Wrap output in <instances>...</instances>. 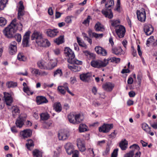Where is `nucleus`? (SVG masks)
Wrapping results in <instances>:
<instances>
[{
  "label": "nucleus",
  "instance_id": "f257e3e1",
  "mask_svg": "<svg viewBox=\"0 0 157 157\" xmlns=\"http://www.w3.org/2000/svg\"><path fill=\"white\" fill-rule=\"evenodd\" d=\"M64 54L66 57H67V61L71 64H76L78 65L82 64V62L75 58L74 52L68 47H66L64 49Z\"/></svg>",
  "mask_w": 157,
  "mask_h": 157
},
{
  "label": "nucleus",
  "instance_id": "f03ea898",
  "mask_svg": "<svg viewBox=\"0 0 157 157\" xmlns=\"http://www.w3.org/2000/svg\"><path fill=\"white\" fill-rule=\"evenodd\" d=\"M69 122L74 124H78L83 120V117L80 114L70 113L68 116Z\"/></svg>",
  "mask_w": 157,
  "mask_h": 157
},
{
  "label": "nucleus",
  "instance_id": "7ed1b4c3",
  "mask_svg": "<svg viewBox=\"0 0 157 157\" xmlns=\"http://www.w3.org/2000/svg\"><path fill=\"white\" fill-rule=\"evenodd\" d=\"M108 60L104 59L103 61L100 60H93L90 62L91 65L93 67L99 68L105 67L108 64Z\"/></svg>",
  "mask_w": 157,
  "mask_h": 157
},
{
  "label": "nucleus",
  "instance_id": "20e7f679",
  "mask_svg": "<svg viewBox=\"0 0 157 157\" xmlns=\"http://www.w3.org/2000/svg\"><path fill=\"white\" fill-rule=\"evenodd\" d=\"M17 29L8 25L3 31V33L5 36L8 38L13 37L16 32Z\"/></svg>",
  "mask_w": 157,
  "mask_h": 157
},
{
  "label": "nucleus",
  "instance_id": "39448f33",
  "mask_svg": "<svg viewBox=\"0 0 157 157\" xmlns=\"http://www.w3.org/2000/svg\"><path fill=\"white\" fill-rule=\"evenodd\" d=\"M49 59V57L47 56L39 60L37 63V67L41 69L47 70V63Z\"/></svg>",
  "mask_w": 157,
  "mask_h": 157
},
{
  "label": "nucleus",
  "instance_id": "423d86ee",
  "mask_svg": "<svg viewBox=\"0 0 157 157\" xmlns=\"http://www.w3.org/2000/svg\"><path fill=\"white\" fill-rule=\"evenodd\" d=\"M58 61L56 59H51L47 63V70H52L57 66Z\"/></svg>",
  "mask_w": 157,
  "mask_h": 157
},
{
  "label": "nucleus",
  "instance_id": "0eeeda50",
  "mask_svg": "<svg viewBox=\"0 0 157 157\" xmlns=\"http://www.w3.org/2000/svg\"><path fill=\"white\" fill-rule=\"evenodd\" d=\"M30 33V31H28L25 33L23 36L22 44L24 47H27L29 46Z\"/></svg>",
  "mask_w": 157,
  "mask_h": 157
},
{
  "label": "nucleus",
  "instance_id": "6e6552de",
  "mask_svg": "<svg viewBox=\"0 0 157 157\" xmlns=\"http://www.w3.org/2000/svg\"><path fill=\"white\" fill-rule=\"evenodd\" d=\"M113 127V124H104L102 126L99 128L100 132L107 133Z\"/></svg>",
  "mask_w": 157,
  "mask_h": 157
},
{
  "label": "nucleus",
  "instance_id": "1a4fd4ad",
  "mask_svg": "<svg viewBox=\"0 0 157 157\" xmlns=\"http://www.w3.org/2000/svg\"><path fill=\"white\" fill-rule=\"evenodd\" d=\"M43 38L42 34L41 33L36 31H34L31 36V40H36V42L37 44L42 38Z\"/></svg>",
  "mask_w": 157,
  "mask_h": 157
},
{
  "label": "nucleus",
  "instance_id": "9d476101",
  "mask_svg": "<svg viewBox=\"0 0 157 157\" xmlns=\"http://www.w3.org/2000/svg\"><path fill=\"white\" fill-rule=\"evenodd\" d=\"M115 31L118 37L121 38L124 36L125 32V29L124 27L122 25H120L116 29Z\"/></svg>",
  "mask_w": 157,
  "mask_h": 157
},
{
  "label": "nucleus",
  "instance_id": "9b49d317",
  "mask_svg": "<svg viewBox=\"0 0 157 157\" xmlns=\"http://www.w3.org/2000/svg\"><path fill=\"white\" fill-rule=\"evenodd\" d=\"M142 12L137 11V15L138 20L142 22H144L146 20V13L144 9H142Z\"/></svg>",
  "mask_w": 157,
  "mask_h": 157
},
{
  "label": "nucleus",
  "instance_id": "f8f14e48",
  "mask_svg": "<svg viewBox=\"0 0 157 157\" xmlns=\"http://www.w3.org/2000/svg\"><path fill=\"white\" fill-rule=\"evenodd\" d=\"M80 78L83 82H89L91 80L92 75L90 73L83 74L80 75Z\"/></svg>",
  "mask_w": 157,
  "mask_h": 157
},
{
  "label": "nucleus",
  "instance_id": "ddd939ff",
  "mask_svg": "<svg viewBox=\"0 0 157 157\" xmlns=\"http://www.w3.org/2000/svg\"><path fill=\"white\" fill-rule=\"evenodd\" d=\"M17 43L15 41H13L10 44L9 47V52L10 54L14 55L17 51Z\"/></svg>",
  "mask_w": 157,
  "mask_h": 157
},
{
  "label": "nucleus",
  "instance_id": "4468645a",
  "mask_svg": "<svg viewBox=\"0 0 157 157\" xmlns=\"http://www.w3.org/2000/svg\"><path fill=\"white\" fill-rule=\"evenodd\" d=\"M4 94L5 103L7 105H10L13 101L11 94L6 92H4Z\"/></svg>",
  "mask_w": 157,
  "mask_h": 157
},
{
  "label": "nucleus",
  "instance_id": "2eb2a0df",
  "mask_svg": "<svg viewBox=\"0 0 157 157\" xmlns=\"http://www.w3.org/2000/svg\"><path fill=\"white\" fill-rule=\"evenodd\" d=\"M144 31L146 35H151L153 32L154 29L152 26L150 24L145 25L144 28Z\"/></svg>",
  "mask_w": 157,
  "mask_h": 157
},
{
  "label": "nucleus",
  "instance_id": "dca6fc26",
  "mask_svg": "<svg viewBox=\"0 0 157 157\" xmlns=\"http://www.w3.org/2000/svg\"><path fill=\"white\" fill-rule=\"evenodd\" d=\"M114 87V84L110 82H106L103 84L102 86L103 89L107 92L111 91Z\"/></svg>",
  "mask_w": 157,
  "mask_h": 157
},
{
  "label": "nucleus",
  "instance_id": "f3484780",
  "mask_svg": "<svg viewBox=\"0 0 157 157\" xmlns=\"http://www.w3.org/2000/svg\"><path fill=\"white\" fill-rule=\"evenodd\" d=\"M102 14L104 15L106 17L111 19L113 17V13L111 9L109 8L106 9L105 10H102L101 11Z\"/></svg>",
  "mask_w": 157,
  "mask_h": 157
},
{
  "label": "nucleus",
  "instance_id": "a211bd4d",
  "mask_svg": "<svg viewBox=\"0 0 157 157\" xmlns=\"http://www.w3.org/2000/svg\"><path fill=\"white\" fill-rule=\"evenodd\" d=\"M77 145L81 151H84L86 149L84 141L80 139H78L77 141Z\"/></svg>",
  "mask_w": 157,
  "mask_h": 157
},
{
  "label": "nucleus",
  "instance_id": "6ab92c4d",
  "mask_svg": "<svg viewBox=\"0 0 157 157\" xmlns=\"http://www.w3.org/2000/svg\"><path fill=\"white\" fill-rule=\"evenodd\" d=\"M67 153L68 155L71 154L74 151V148L73 145L70 143H67L64 146Z\"/></svg>",
  "mask_w": 157,
  "mask_h": 157
},
{
  "label": "nucleus",
  "instance_id": "aec40b11",
  "mask_svg": "<svg viewBox=\"0 0 157 157\" xmlns=\"http://www.w3.org/2000/svg\"><path fill=\"white\" fill-rule=\"evenodd\" d=\"M32 132V130L30 129H25L21 131L20 133V135L25 138L31 136Z\"/></svg>",
  "mask_w": 157,
  "mask_h": 157
},
{
  "label": "nucleus",
  "instance_id": "412c9836",
  "mask_svg": "<svg viewBox=\"0 0 157 157\" xmlns=\"http://www.w3.org/2000/svg\"><path fill=\"white\" fill-rule=\"evenodd\" d=\"M95 51L98 54L101 55L103 56H105L106 55L107 52L106 51L100 46H97L94 48Z\"/></svg>",
  "mask_w": 157,
  "mask_h": 157
},
{
  "label": "nucleus",
  "instance_id": "4be33fe9",
  "mask_svg": "<svg viewBox=\"0 0 157 157\" xmlns=\"http://www.w3.org/2000/svg\"><path fill=\"white\" fill-rule=\"evenodd\" d=\"M46 33L48 36L50 37H54L57 35L58 31L56 29H48L47 30Z\"/></svg>",
  "mask_w": 157,
  "mask_h": 157
},
{
  "label": "nucleus",
  "instance_id": "5701e85b",
  "mask_svg": "<svg viewBox=\"0 0 157 157\" xmlns=\"http://www.w3.org/2000/svg\"><path fill=\"white\" fill-rule=\"evenodd\" d=\"M39 46L43 47H48L50 45V43L48 40L46 39H44L42 38L37 44Z\"/></svg>",
  "mask_w": 157,
  "mask_h": 157
},
{
  "label": "nucleus",
  "instance_id": "b1692460",
  "mask_svg": "<svg viewBox=\"0 0 157 157\" xmlns=\"http://www.w3.org/2000/svg\"><path fill=\"white\" fill-rule=\"evenodd\" d=\"M36 101L39 105L46 103L48 102V101L46 98L45 97L42 96L37 97Z\"/></svg>",
  "mask_w": 157,
  "mask_h": 157
},
{
  "label": "nucleus",
  "instance_id": "393cba45",
  "mask_svg": "<svg viewBox=\"0 0 157 157\" xmlns=\"http://www.w3.org/2000/svg\"><path fill=\"white\" fill-rule=\"evenodd\" d=\"M94 29L96 31L103 32L105 30L104 26L99 22L95 25Z\"/></svg>",
  "mask_w": 157,
  "mask_h": 157
},
{
  "label": "nucleus",
  "instance_id": "a878e982",
  "mask_svg": "<svg viewBox=\"0 0 157 157\" xmlns=\"http://www.w3.org/2000/svg\"><path fill=\"white\" fill-rule=\"evenodd\" d=\"M58 137L59 140H65L67 138L68 136L66 132L59 131L58 133Z\"/></svg>",
  "mask_w": 157,
  "mask_h": 157
},
{
  "label": "nucleus",
  "instance_id": "bb28decb",
  "mask_svg": "<svg viewBox=\"0 0 157 157\" xmlns=\"http://www.w3.org/2000/svg\"><path fill=\"white\" fill-rule=\"evenodd\" d=\"M128 142L125 140H122L119 144V146L122 150H125L127 148Z\"/></svg>",
  "mask_w": 157,
  "mask_h": 157
},
{
  "label": "nucleus",
  "instance_id": "cd10ccee",
  "mask_svg": "<svg viewBox=\"0 0 157 157\" xmlns=\"http://www.w3.org/2000/svg\"><path fill=\"white\" fill-rule=\"evenodd\" d=\"M40 119L41 121H45L48 120L50 117L49 114L47 112L41 113L40 115Z\"/></svg>",
  "mask_w": 157,
  "mask_h": 157
},
{
  "label": "nucleus",
  "instance_id": "c85d7f7f",
  "mask_svg": "<svg viewBox=\"0 0 157 157\" xmlns=\"http://www.w3.org/2000/svg\"><path fill=\"white\" fill-rule=\"evenodd\" d=\"M24 119L21 116H20L16 122L17 126L20 128H21L24 124Z\"/></svg>",
  "mask_w": 157,
  "mask_h": 157
},
{
  "label": "nucleus",
  "instance_id": "c756f323",
  "mask_svg": "<svg viewBox=\"0 0 157 157\" xmlns=\"http://www.w3.org/2000/svg\"><path fill=\"white\" fill-rule=\"evenodd\" d=\"M12 115L14 117L18 115L20 113V110L17 106H13L12 107Z\"/></svg>",
  "mask_w": 157,
  "mask_h": 157
},
{
  "label": "nucleus",
  "instance_id": "7c9ffc66",
  "mask_svg": "<svg viewBox=\"0 0 157 157\" xmlns=\"http://www.w3.org/2000/svg\"><path fill=\"white\" fill-rule=\"evenodd\" d=\"M24 9H18V10L17 19L21 21L23 20L22 17L24 15Z\"/></svg>",
  "mask_w": 157,
  "mask_h": 157
},
{
  "label": "nucleus",
  "instance_id": "2f4dec72",
  "mask_svg": "<svg viewBox=\"0 0 157 157\" xmlns=\"http://www.w3.org/2000/svg\"><path fill=\"white\" fill-rule=\"evenodd\" d=\"M110 22L112 26L116 27V28L121 25H120V21L118 20H110Z\"/></svg>",
  "mask_w": 157,
  "mask_h": 157
},
{
  "label": "nucleus",
  "instance_id": "473e14b6",
  "mask_svg": "<svg viewBox=\"0 0 157 157\" xmlns=\"http://www.w3.org/2000/svg\"><path fill=\"white\" fill-rule=\"evenodd\" d=\"M122 50L121 47L115 48L112 49V52L117 55L121 54Z\"/></svg>",
  "mask_w": 157,
  "mask_h": 157
},
{
  "label": "nucleus",
  "instance_id": "72a5a7b5",
  "mask_svg": "<svg viewBox=\"0 0 157 157\" xmlns=\"http://www.w3.org/2000/svg\"><path fill=\"white\" fill-rule=\"evenodd\" d=\"M68 67L71 71L74 72H77L79 71L81 69L79 67L74 65H68Z\"/></svg>",
  "mask_w": 157,
  "mask_h": 157
},
{
  "label": "nucleus",
  "instance_id": "f704fd0d",
  "mask_svg": "<svg viewBox=\"0 0 157 157\" xmlns=\"http://www.w3.org/2000/svg\"><path fill=\"white\" fill-rule=\"evenodd\" d=\"M53 107L55 110L57 112H59L61 111V105L60 103H55L53 105Z\"/></svg>",
  "mask_w": 157,
  "mask_h": 157
},
{
  "label": "nucleus",
  "instance_id": "c9c22d12",
  "mask_svg": "<svg viewBox=\"0 0 157 157\" xmlns=\"http://www.w3.org/2000/svg\"><path fill=\"white\" fill-rule=\"evenodd\" d=\"M129 148L132 149V150H131L130 151H132L133 152V155H134V152L136 151H138L140 149V148L138 145L136 144H134L132 146H131L129 147Z\"/></svg>",
  "mask_w": 157,
  "mask_h": 157
},
{
  "label": "nucleus",
  "instance_id": "e433bc0d",
  "mask_svg": "<svg viewBox=\"0 0 157 157\" xmlns=\"http://www.w3.org/2000/svg\"><path fill=\"white\" fill-rule=\"evenodd\" d=\"M63 75V72L62 70L60 68H58L54 71L53 72V76L56 77L59 76L61 77Z\"/></svg>",
  "mask_w": 157,
  "mask_h": 157
},
{
  "label": "nucleus",
  "instance_id": "4c0bfd02",
  "mask_svg": "<svg viewBox=\"0 0 157 157\" xmlns=\"http://www.w3.org/2000/svg\"><path fill=\"white\" fill-rule=\"evenodd\" d=\"M120 58H116L114 57L110 58H108L106 59V60H108V64L109 61L111 62H114L116 63H118L120 62Z\"/></svg>",
  "mask_w": 157,
  "mask_h": 157
},
{
  "label": "nucleus",
  "instance_id": "58836bf2",
  "mask_svg": "<svg viewBox=\"0 0 157 157\" xmlns=\"http://www.w3.org/2000/svg\"><path fill=\"white\" fill-rule=\"evenodd\" d=\"M114 5V2L113 0H109L105 5L106 9H109Z\"/></svg>",
  "mask_w": 157,
  "mask_h": 157
},
{
  "label": "nucleus",
  "instance_id": "ea45409f",
  "mask_svg": "<svg viewBox=\"0 0 157 157\" xmlns=\"http://www.w3.org/2000/svg\"><path fill=\"white\" fill-rule=\"evenodd\" d=\"M87 127L85 124H80L79 129L80 132H82L87 131Z\"/></svg>",
  "mask_w": 157,
  "mask_h": 157
},
{
  "label": "nucleus",
  "instance_id": "a19ab883",
  "mask_svg": "<svg viewBox=\"0 0 157 157\" xmlns=\"http://www.w3.org/2000/svg\"><path fill=\"white\" fill-rule=\"evenodd\" d=\"M7 0H1L0 1V10H2L6 6L7 2Z\"/></svg>",
  "mask_w": 157,
  "mask_h": 157
},
{
  "label": "nucleus",
  "instance_id": "79ce46f5",
  "mask_svg": "<svg viewBox=\"0 0 157 157\" xmlns=\"http://www.w3.org/2000/svg\"><path fill=\"white\" fill-rule=\"evenodd\" d=\"M18 59L20 61H25L26 60V58L24 56V54L21 53H19L17 56Z\"/></svg>",
  "mask_w": 157,
  "mask_h": 157
},
{
  "label": "nucleus",
  "instance_id": "37998d69",
  "mask_svg": "<svg viewBox=\"0 0 157 157\" xmlns=\"http://www.w3.org/2000/svg\"><path fill=\"white\" fill-rule=\"evenodd\" d=\"M7 21L3 17H0V26L2 27L5 26L6 24Z\"/></svg>",
  "mask_w": 157,
  "mask_h": 157
},
{
  "label": "nucleus",
  "instance_id": "c03bdc74",
  "mask_svg": "<svg viewBox=\"0 0 157 157\" xmlns=\"http://www.w3.org/2000/svg\"><path fill=\"white\" fill-rule=\"evenodd\" d=\"M8 88L14 87L17 86V83L13 82H8L6 84Z\"/></svg>",
  "mask_w": 157,
  "mask_h": 157
},
{
  "label": "nucleus",
  "instance_id": "a18cd8bd",
  "mask_svg": "<svg viewBox=\"0 0 157 157\" xmlns=\"http://www.w3.org/2000/svg\"><path fill=\"white\" fill-rule=\"evenodd\" d=\"M63 37L62 36H60L58 38H56L54 42L58 44L62 43L63 42Z\"/></svg>",
  "mask_w": 157,
  "mask_h": 157
},
{
  "label": "nucleus",
  "instance_id": "49530a36",
  "mask_svg": "<svg viewBox=\"0 0 157 157\" xmlns=\"http://www.w3.org/2000/svg\"><path fill=\"white\" fill-rule=\"evenodd\" d=\"M33 155L34 157H42L41 153L38 150H34L33 152Z\"/></svg>",
  "mask_w": 157,
  "mask_h": 157
},
{
  "label": "nucleus",
  "instance_id": "de8ad7c7",
  "mask_svg": "<svg viewBox=\"0 0 157 157\" xmlns=\"http://www.w3.org/2000/svg\"><path fill=\"white\" fill-rule=\"evenodd\" d=\"M31 73L33 75H35L36 76L39 75H40V71L38 69L32 68Z\"/></svg>",
  "mask_w": 157,
  "mask_h": 157
},
{
  "label": "nucleus",
  "instance_id": "09e8293b",
  "mask_svg": "<svg viewBox=\"0 0 157 157\" xmlns=\"http://www.w3.org/2000/svg\"><path fill=\"white\" fill-rule=\"evenodd\" d=\"M52 121H49L48 122H44L43 124V127L44 128L49 129L50 127L52 126Z\"/></svg>",
  "mask_w": 157,
  "mask_h": 157
},
{
  "label": "nucleus",
  "instance_id": "8fccbe9b",
  "mask_svg": "<svg viewBox=\"0 0 157 157\" xmlns=\"http://www.w3.org/2000/svg\"><path fill=\"white\" fill-rule=\"evenodd\" d=\"M67 86H59L58 87V91L62 94H64L66 92V87Z\"/></svg>",
  "mask_w": 157,
  "mask_h": 157
},
{
  "label": "nucleus",
  "instance_id": "3c124183",
  "mask_svg": "<svg viewBox=\"0 0 157 157\" xmlns=\"http://www.w3.org/2000/svg\"><path fill=\"white\" fill-rule=\"evenodd\" d=\"M28 143L26 144V145L27 148L29 150H30V147L34 145L33 142V140L31 139L28 140Z\"/></svg>",
  "mask_w": 157,
  "mask_h": 157
},
{
  "label": "nucleus",
  "instance_id": "603ef678",
  "mask_svg": "<svg viewBox=\"0 0 157 157\" xmlns=\"http://www.w3.org/2000/svg\"><path fill=\"white\" fill-rule=\"evenodd\" d=\"M23 90L24 92L27 94L28 95H29L30 94H32L33 93V92H31L29 88L28 87V86H26V87H23Z\"/></svg>",
  "mask_w": 157,
  "mask_h": 157
},
{
  "label": "nucleus",
  "instance_id": "864d4df0",
  "mask_svg": "<svg viewBox=\"0 0 157 157\" xmlns=\"http://www.w3.org/2000/svg\"><path fill=\"white\" fill-rule=\"evenodd\" d=\"M15 37L16 40L18 42H20L21 40V36L20 34H17L15 35H14L13 36Z\"/></svg>",
  "mask_w": 157,
  "mask_h": 157
},
{
  "label": "nucleus",
  "instance_id": "5fc2aeb1",
  "mask_svg": "<svg viewBox=\"0 0 157 157\" xmlns=\"http://www.w3.org/2000/svg\"><path fill=\"white\" fill-rule=\"evenodd\" d=\"M16 19H14L12 20L10 24L9 25L10 26L14 28L17 29L16 24Z\"/></svg>",
  "mask_w": 157,
  "mask_h": 157
},
{
  "label": "nucleus",
  "instance_id": "6e6d98bb",
  "mask_svg": "<svg viewBox=\"0 0 157 157\" xmlns=\"http://www.w3.org/2000/svg\"><path fill=\"white\" fill-rule=\"evenodd\" d=\"M103 36V33L101 34H97L96 33H93V37H94L96 38H101Z\"/></svg>",
  "mask_w": 157,
  "mask_h": 157
},
{
  "label": "nucleus",
  "instance_id": "4d7b16f0",
  "mask_svg": "<svg viewBox=\"0 0 157 157\" xmlns=\"http://www.w3.org/2000/svg\"><path fill=\"white\" fill-rule=\"evenodd\" d=\"M73 17V16H67L65 18V21L67 23H71L72 21L71 17Z\"/></svg>",
  "mask_w": 157,
  "mask_h": 157
},
{
  "label": "nucleus",
  "instance_id": "13d9d810",
  "mask_svg": "<svg viewBox=\"0 0 157 157\" xmlns=\"http://www.w3.org/2000/svg\"><path fill=\"white\" fill-rule=\"evenodd\" d=\"M118 151V149H115L112 154L111 157H117Z\"/></svg>",
  "mask_w": 157,
  "mask_h": 157
},
{
  "label": "nucleus",
  "instance_id": "bf43d9fd",
  "mask_svg": "<svg viewBox=\"0 0 157 157\" xmlns=\"http://www.w3.org/2000/svg\"><path fill=\"white\" fill-rule=\"evenodd\" d=\"M77 42L79 46L82 47H84L85 46V44L81 41V40H80V39L79 38L77 37Z\"/></svg>",
  "mask_w": 157,
  "mask_h": 157
},
{
  "label": "nucleus",
  "instance_id": "052dcab7",
  "mask_svg": "<svg viewBox=\"0 0 157 157\" xmlns=\"http://www.w3.org/2000/svg\"><path fill=\"white\" fill-rule=\"evenodd\" d=\"M153 36H151L147 40L146 44L148 46H149L150 43L151 42H152L153 40Z\"/></svg>",
  "mask_w": 157,
  "mask_h": 157
},
{
  "label": "nucleus",
  "instance_id": "680f3d73",
  "mask_svg": "<svg viewBox=\"0 0 157 157\" xmlns=\"http://www.w3.org/2000/svg\"><path fill=\"white\" fill-rule=\"evenodd\" d=\"M70 83L71 84H73L76 82V79L75 77H71L70 79Z\"/></svg>",
  "mask_w": 157,
  "mask_h": 157
},
{
  "label": "nucleus",
  "instance_id": "e2e57ef3",
  "mask_svg": "<svg viewBox=\"0 0 157 157\" xmlns=\"http://www.w3.org/2000/svg\"><path fill=\"white\" fill-rule=\"evenodd\" d=\"M17 29L18 28L20 30H22L23 27L22 24L20 22L16 24Z\"/></svg>",
  "mask_w": 157,
  "mask_h": 157
},
{
  "label": "nucleus",
  "instance_id": "0e129e2a",
  "mask_svg": "<svg viewBox=\"0 0 157 157\" xmlns=\"http://www.w3.org/2000/svg\"><path fill=\"white\" fill-rule=\"evenodd\" d=\"M17 29L18 28L20 30H22L23 27L22 24L20 22L16 24Z\"/></svg>",
  "mask_w": 157,
  "mask_h": 157
},
{
  "label": "nucleus",
  "instance_id": "69168bd1",
  "mask_svg": "<svg viewBox=\"0 0 157 157\" xmlns=\"http://www.w3.org/2000/svg\"><path fill=\"white\" fill-rule=\"evenodd\" d=\"M116 134L117 133H115V130H114L113 132L109 135V137L110 138L113 139L115 137Z\"/></svg>",
  "mask_w": 157,
  "mask_h": 157
},
{
  "label": "nucleus",
  "instance_id": "338daca9",
  "mask_svg": "<svg viewBox=\"0 0 157 157\" xmlns=\"http://www.w3.org/2000/svg\"><path fill=\"white\" fill-rule=\"evenodd\" d=\"M133 153L132 151H129V152L126 154L124 156V157H133Z\"/></svg>",
  "mask_w": 157,
  "mask_h": 157
},
{
  "label": "nucleus",
  "instance_id": "774afa93",
  "mask_svg": "<svg viewBox=\"0 0 157 157\" xmlns=\"http://www.w3.org/2000/svg\"><path fill=\"white\" fill-rule=\"evenodd\" d=\"M78 151L77 150L74 151L72 154L73 155L72 157H78Z\"/></svg>",
  "mask_w": 157,
  "mask_h": 157
}]
</instances>
